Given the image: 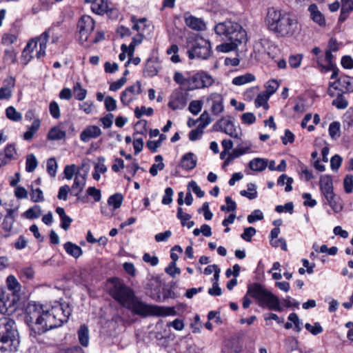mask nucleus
I'll use <instances>...</instances> for the list:
<instances>
[{"label": "nucleus", "instance_id": "nucleus-1", "mask_svg": "<svg viewBox=\"0 0 353 353\" xmlns=\"http://www.w3.org/2000/svg\"><path fill=\"white\" fill-rule=\"evenodd\" d=\"M71 314L68 304L56 302L50 309L34 302L29 303L25 309L24 319L30 331V336L36 338L46 332L61 326L67 322Z\"/></svg>", "mask_w": 353, "mask_h": 353}, {"label": "nucleus", "instance_id": "nucleus-2", "mask_svg": "<svg viewBox=\"0 0 353 353\" xmlns=\"http://www.w3.org/2000/svg\"><path fill=\"white\" fill-rule=\"evenodd\" d=\"M267 22L270 30L281 37H292L299 32L296 18L290 13L269 9Z\"/></svg>", "mask_w": 353, "mask_h": 353}, {"label": "nucleus", "instance_id": "nucleus-3", "mask_svg": "<svg viewBox=\"0 0 353 353\" xmlns=\"http://www.w3.org/2000/svg\"><path fill=\"white\" fill-rule=\"evenodd\" d=\"M110 283L112 286L110 289V294L122 306L142 316L145 307V303L139 301L135 296L133 290L121 280L112 279L110 280Z\"/></svg>", "mask_w": 353, "mask_h": 353}, {"label": "nucleus", "instance_id": "nucleus-4", "mask_svg": "<svg viewBox=\"0 0 353 353\" xmlns=\"http://www.w3.org/2000/svg\"><path fill=\"white\" fill-rule=\"evenodd\" d=\"M174 81L185 91H194L210 88L215 83L214 77L204 70L176 71L173 75Z\"/></svg>", "mask_w": 353, "mask_h": 353}, {"label": "nucleus", "instance_id": "nucleus-5", "mask_svg": "<svg viewBox=\"0 0 353 353\" xmlns=\"http://www.w3.org/2000/svg\"><path fill=\"white\" fill-rule=\"evenodd\" d=\"M248 296L255 299L260 307L269 310L280 311V301L279 298L259 283H253L248 286V291L243 299V307L248 308L251 304Z\"/></svg>", "mask_w": 353, "mask_h": 353}, {"label": "nucleus", "instance_id": "nucleus-6", "mask_svg": "<svg viewBox=\"0 0 353 353\" xmlns=\"http://www.w3.org/2000/svg\"><path fill=\"white\" fill-rule=\"evenodd\" d=\"M6 283L10 293L6 291L0 292V310L1 312H13L19 308L21 304V285L13 275H9Z\"/></svg>", "mask_w": 353, "mask_h": 353}, {"label": "nucleus", "instance_id": "nucleus-7", "mask_svg": "<svg viewBox=\"0 0 353 353\" xmlns=\"http://www.w3.org/2000/svg\"><path fill=\"white\" fill-rule=\"evenodd\" d=\"M17 331L13 321L6 317L0 319V353H13L19 345Z\"/></svg>", "mask_w": 353, "mask_h": 353}, {"label": "nucleus", "instance_id": "nucleus-8", "mask_svg": "<svg viewBox=\"0 0 353 353\" xmlns=\"http://www.w3.org/2000/svg\"><path fill=\"white\" fill-rule=\"evenodd\" d=\"M216 34L221 37L223 40L245 42L246 32L241 26L236 22L226 21L219 23L214 27Z\"/></svg>", "mask_w": 353, "mask_h": 353}, {"label": "nucleus", "instance_id": "nucleus-9", "mask_svg": "<svg viewBox=\"0 0 353 353\" xmlns=\"http://www.w3.org/2000/svg\"><path fill=\"white\" fill-rule=\"evenodd\" d=\"M50 30H46L39 37L30 39L25 48H23V64H27L33 58L34 48L37 47L39 43V50L37 51L36 56L37 58L45 56L47 47V43L49 38Z\"/></svg>", "mask_w": 353, "mask_h": 353}, {"label": "nucleus", "instance_id": "nucleus-10", "mask_svg": "<svg viewBox=\"0 0 353 353\" xmlns=\"http://www.w3.org/2000/svg\"><path fill=\"white\" fill-rule=\"evenodd\" d=\"M319 185L321 193L327 200V203L335 212H340L342 204L340 199L334 194L333 181L331 176L327 174L321 175L319 180Z\"/></svg>", "mask_w": 353, "mask_h": 353}, {"label": "nucleus", "instance_id": "nucleus-11", "mask_svg": "<svg viewBox=\"0 0 353 353\" xmlns=\"http://www.w3.org/2000/svg\"><path fill=\"white\" fill-rule=\"evenodd\" d=\"M253 48L255 57L259 60L265 59L266 57L274 59L279 53V48L272 41L266 38L256 41Z\"/></svg>", "mask_w": 353, "mask_h": 353}, {"label": "nucleus", "instance_id": "nucleus-12", "mask_svg": "<svg viewBox=\"0 0 353 353\" xmlns=\"http://www.w3.org/2000/svg\"><path fill=\"white\" fill-rule=\"evenodd\" d=\"M188 57L190 59L198 58L201 59H208L211 54V46L208 40L201 36H196L194 40L192 46L188 50Z\"/></svg>", "mask_w": 353, "mask_h": 353}, {"label": "nucleus", "instance_id": "nucleus-13", "mask_svg": "<svg viewBox=\"0 0 353 353\" xmlns=\"http://www.w3.org/2000/svg\"><path fill=\"white\" fill-rule=\"evenodd\" d=\"M189 100L188 91L183 88H175L169 97L168 106L172 110H183Z\"/></svg>", "mask_w": 353, "mask_h": 353}, {"label": "nucleus", "instance_id": "nucleus-14", "mask_svg": "<svg viewBox=\"0 0 353 353\" xmlns=\"http://www.w3.org/2000/svg\"><path fill=\"white\" fill-rule=\"evenodd\" d=\"M77 28L78 39L83 44L88 40L90 34L94 30V21L91 17L83 15L78 22Z\"/></svg>", "mask_w": 353, "mask_h": 353}, {"label": "nucleus", "instance_id": "nucleus-15", "mask_svg": "<svg viewBox=\"0 0 353 353\" xmlns=\"http://www.w3.org/2000/svg\"><path fill=\"white\" fill-rule=\"evenodd\" d=\"M213 129L215 131L222 132L232 138L238 137V132L234 124L233 121L229 116L225 117L216 121Z\"/></svg>", "mask_w": 353, "mask_h": 353}, {"label": "nucleus", "instance_id": "nucleus-16", "mask_svg": "<svg viewBox=\"0 0 353 353\" xmlns=\"http://www.w3.org/2000/svg\"><path fill=\"white\" fill-rule=\"evenodd\" d=\"M142 316L156 315L159 316H168L176 315V311L174 307H164L148 305L145 303Z\"/></svg>", "mask_w": 353, "mask_h": 353}, {"label": "nucleus", "instance_id": "nucleus-17", "mask_svg": "<svg viewBox=\"0 0 353 353\" xmlns=\"http://www.w3.org/2000/svg\"><path fill=\"white\" fill-rule=\"evenodd\" d=\"M141 92V85L137 81L132 85L127 87L121 94V101L124 105H128Z\"/></svg>", "mask_w": 353, "mask_h": 353}, {"label": "nucleus", "instance_id": "nucleus-18", "mask_svg": "<svg viewBox=\"0 0 353 353\" xmlns=\"http://www.w3.org/2000/svg\"><path fill=\"white\" fill-rule=\"evenodd\" d=\"M208 102H211V111L214 115H219L223 112V98L221 94L213 92L207 99Z\"/></svg>", "mask_w": 353, "mask_h": 353}, {"label": "nucleus", "instance_id": "nucleus-19", "mask_svg": "<svg viewBox=\"0 0 353 353\" xmlns=\"http://www.w3.org/2000/svg\"><path fill=\"white\" fill-rule=\"evenodd\" d=\"M102 134L101 128L95 125H88L80 134V139L88 142L92 139H97Z\"/></svg>", "mask_w": 353, "mask_h": 353}, {"label": "nucleus", "instance_id": "nucleus-20", "mask_svg": "<svg viewBox=\"0 0 353 353\" xmlns=\"http://www.w3.org/2000/svg\"><path fill=\"white\" fill-rule=\"evenodd\" d=\"M14 194L16 199H11L8 203H6V210L7 213L16 214L20 208L21 203L19 199L22 198V188L18 187L15 189Z\"/></svg>", "mask_w": 353, "mask_h": 353}, {"label": "nucleus", "instance_id": "nucleus-21", "mask_svg": "<svg viewBox=\"0 0 353 353\" xmlns=\"http://www.w3.org/2000/svg\"><path fill=\"white\" fill-rule=\"evenodd\" d=\"M161 69V64L157 59H148L145 63L143 75L145 77H154Z\"/></svg>", "mask_w": 353, "mask_h": 353}, {"label": "nucleus", "instance_id": "nucleus-22", "mask_svg": "<svg viewBox=\"0 0 353 353\" xmlns=\"http://www.w3.org/2000/svg\"><path fill=\"white\" fill-rule=\"evenodd\" d=\"M85 174H77L74 178L73 185L70 188L72 194L80 199L79 194L83 191L86 182Z\"/></svg>", "mask_w": 353, "mask_h": 353}, {"label": "nucleus", "instance_id": "nucleus-23", "mask_svg": "<svg viewBox=\"0 0 353 353\" xmlns=\"http://www.w3.org/2000/svg\"><path fill=\"white\" fill-rule=\"evenodd\" d=\"M197 159L194 153L188 152L181 159L179 165L185 170H193L196 166Z\"/></svg>", "mask_w": 353, "mask_h": 353}, {"label": "nucleus", "instance_id": "nucleus-24", "mask_svg": "<svg viewBox=\"0 0 353 353\" xmlns=\"http://www.w3.org/2000/svg\"><path fill=\"white\" fill-rule=\"evenodd\" d=\"M308 12L311 19L314 22L320 26H325V19L316 4H311L308 8Z\"/></svg>", "mask_w": 353, "mask_h": 353}, {"label": "nucleus", "instance_id": "nucleus-25", "mask_svg": "<svg viewBox=\"0 0 353 353\" xmlns=\"http://www.w3.org/2000/svg\"><path fill=\"white\" fill-rule=\"evenodd\" d=\"M131 21L133 23L132 26V30L137 31L139 33L144 34L147 30H150V25L147 23L146 18L137 19L134 16H132Z\"/></svg>", "mask_w": 353, "mask_h": 353}, {"label": "nucleus", "instance_id": "nucleus-26", "mask_svg": "<svg viewBox=\"0 0 353 353\" xmlns=\"http://www.w3.org/2000/svg\"><path fill=\"white\" fill-rule=\"evenodd\" d=\"M40 125L41 121L39 119H34L30 125L27 124L26 131L23 133V139L27 141L32 140L39 130Z\"/></svg>", "mask_w": 353, "mask_h": 353}, {"label": "nucleus", "instance_id": "nucleus-27", "mask_svg": "<svg viewBox=\"0 0 353 353\" xmlns=\"http://www.w3.org/2000/svg\"><path fill=\"white\" fill-rule=\"evenodd\" d=\"M14 85V79L9 77L4 81V85L0 88V100L9 99L12 96V88Z\"/></svg>", "mask_w": 353, "mask_h": 353}, {"label": "nucleus", "instance_id": "nucleus-28", "mask_svg": "<svg viewBox=\"0 0 353 353\" xmlns=\"http://www.w3.org/2000/svg\"><path fill=\"white\" fill-rule=\"evenodd\" d=\"M66 132L61 125L52 128L48 134V139L50 141L61 140L65 137Z\"/></svg>", "mask_w": 353, "mask_h": 353}, {"label": "nucleus", "instance_id": "nucleus-29", "mask_svg": "<svg viewBox=\"0 0 353 353\" xmlns=\"http://www.w3.org/2000/svg\"><path fill=\"white\" fill-rule=\"evenodd\" d=\"M63 248L67 254L75 259L80 257L83 254V250L81 247L70 241L66 242L63 245Z\"/></svg>", "mask_w": 353, "mask_h": 353}, {"label": "nucleus", "instance_id": "nucleus-30", "mask_svg": "<svg viewBox=\"0 0 353 353\" xmlns=\"http://www.w3.org/2000/svg\"><path fill=\"white\" fill-rule=\"evenodd\" d=\"M105 158L100 157L98 158V162L94 165V171L92 173V177L94 180L99 181L101 178V174L107 172V167L105 163Z\"/></svg>", "mask_w": 353, "mask_h": 353}, {"label": "nucleus", "instance_id": "nucleus-31", "mask_svg": "<svg viewBox=\"0 0 353 353\" xmlns=\"http://www.w3.org/2000/svg\"><path fill=\"white\" fill-rule=\"evenodd\" d=\"M77 334L80 344L83 347H88L89 345L90 339L88 327L85 325H81L77 332Z\"/></svg>", "mask_w": 353, "mask_h": 353}, {"label": "nucleus", "instance_id": "nucleus-32", "mask_svg": "<svg viewBox=\"0 0 353 353\" xmlns=\"http://www.w3.org/2000/svg\"><path fill=\"white\" fill-rule=\"evenodd\" d=\"M339 93H345L344 88L342 87V83H339V78L333 82H330L327 89V94L331 97H334V96L339 94Z\"/></svg>", "mask_w": 353, "mask_h": 353}, {"label": "nucleus", "instance_id": "nucleus-33", "mask_svg": "<svg viewBox=\"0 0 353 353\" xmlns=\"http://www.w3.org/2000/svg\"><path fill=\"white\" fill-rule=\"evenodd\" d=\"M211 122L210 120H208L204 123L199 124L197 128L189 133V139L192 141L200 139L203 134V130L205 127Z\"/></svg>", "mask_w": 353, "mask_h": 353}, {"label": "nucleus", "instance_id": "nucleus-34", "mask_svg": "<svg viewBox=\"0 0 353 353\" xmlns=\"http://www.w3.org/2000/svg\"><path fill=\"white\" fill-rule=\"evenodd\" d=\"M177 218L180 219L181 225L183 226H186L188 228H191L194 226V222L192 221H190L191 219V215L185 213L183 211V209L181 208H178L177 209Z\"/></svg>", "mask_w": 353, "mask_h": 353}, {"label": "nucleus", "instance_id": "nucleus-35", "mask_svg": "<svg viewBox=\"0 0 353 353\" xmlns=\"http://www.w3.org/2000/svg\"><path fill=\"white\" fill-rule=\"evenodd\" d=\"M268 166V161L264 159L255 158L250 161L249 167L254 171L261 172Z\"/></svg>", "mask_w": 353, "mask_h": 353}, {"label": "nucleus", "instance_id": "nucleus-36", "mask_svg": "<svg viewBox=\"0 0 353 353\" xmlns=\"http://www.w3.org/2000/svg\"><path fill=\"white\" fill-rule=\"evenodd\" d=\"M255 80V77L251 73H246L233 78L232 83L235 85H243L244 84L252 82Z\"/></svg>", "mask_w": 353, "mask_h": 353}, {"label": "nucleus", "instance_id": "nucleus-37", "mask_svg": "<svg viewBox=\"0 0 353 353\" xmlns=\"http://www.w3.org/2000/svg\"><path fill=\"white\" fill-rule=\"evenodd\" d=\"M185 21L188 27L194 30H202L205 26L201 19L193 16L185 17Z\"/></svg>", "mask_w": 353, "mask_h": 353}, {"label": "nucleus", "instance_id": "nucleus-38", "mask_svg": "<svg viewBox=\"0 0 353 353\" xmlns=\"http://www.w3.org/2000/svg\"><path fill=\"white\" fill-rule=\"evenodd\" d=\"M92 11L98 14L105 12L108 8V3L105 0H95L91 6Z\"/></svg>", "mask_w": 353, "mask_h": 353}, {"label": "nucleus", "instance_id": "nucleus-39", "mask_svg": "<svg viewBox=\"0 0 353 353\" xmlns=\"http://www.w3.org/2000/svg\"><path fill=\"white\" fill-rule=\"evenodd\" d=\"M123 200V195L120 193H116V194L111 195L108 198V204L110 206H112L113 210H115L121 206Z\"/></svg>", "mask_w": 353, "mask_h": 353}, {"label": "nucleus", "instance_id": "nucleus-40", "mask_svg": "<svg viewBox=\"0 0 353 353\" xmlns=\"http://www.w3.org/2000/svg\"><path fill=\"white\" fill-rule=\"evenodd\" d=\"M339 83H342L345 92H353V77L342 75L339 77Z\"/></svg>", "mask_w": 353, "mask_h": 353}, {"label": "nucleus", "instance_id": "nucleus-41", "mask_svg": "<svg viewBox=\"0 0 353 353\" xmlns=\"http://www.w3.org/2000/svg\"><path fill=\"white\" fill-rule=\"evenodd\" d=\"M230 42H225L222 44L218 45L216 47V50L218 52H228L230 51L234 50L239 44L241 43L242 42H234V41H229Z\"/></svg>", "mask_w": 353, "mask_h": 353}, {"label": "nucleus", "instance_id": "nucleus-42", "mask_svg": "<svg viewBox=\"0 0 353 353\" xmlns=\"http://www.w3.org/2000/svg\"><path fill=\"white\" fill-rule=\"evenodd\" d=\"M38 165V161L34 154H30L26 156V170L28 172H33Z\"/></svg>", "mask_w": 353, "mask_h": 353}, {"label": "nucleus", "instance_id": "nucleus-43", "mask_svg": "<svg viewBox=\"0 0 353 353\" xmlns=\"http://www.w3.org/2000/svg\"><path fill=\"white\" fill-rule=\"evenodd\" d=\"M166 139L165 134H160L157 141H148L146 143L147 148L153 153L156 152L158 148L161 145L163 141Z\"/></svg>", "mask_w": 353, "mask_h": 353}, {"label": "nucleus", "instance_id": "nucleus-44", "mask_svg": "<svg viewBox=\"0 0 353 353\" xmlns=\"http://www.w3.org/2000/svg\"><path fill=\"white\" fill-rule=\"evenodd\" d=\"M73 92L74 93L75 99L79 101H83L86 97L87 90L82 88L79 82L74 83L73 86Z\"/></svg>", "mask_w": 353, "mask_h": 353}, {"label": "nucleus", "instance_id": "nucleus-45", "mask_svg": "<svg viewBox=\"0 0 353 353\" xmlns=\"http://www.w3.org/2000/svg\"><path fill=\"white\" fill-rule=\"evenodd\" d=\"M247 187L248 190H241L240 192L241 195L245 196L250 200L256 199L257 197L256 185L254 183H248Z\"/></svg>", "mask_w": 353, "mask_h": 353}, {"label": "nucleus", "instance_id": "nucleus-46", "mask_svg": "<svg viewBox=\"0 0 353 353\" xmlns=\"http://www.w3.org/2000/svg\"><path fill=\"white\" fill-rule=\"evenodd\" d=\"M6 117L14 122L19 121L21 119V114L17 112L13 106H9L6 109Z\"/></svg>", "mask_w": 353, "mask_h": 353}, {"label": "nucleus", "instance_id": "nucleus-47", "mask_svg": "<svg viewBox=\"0 0 353 353\" xmlns=\"http://www.w3.org/2000/svg\"><path fill=\"white\" fill-rule=\"evenodd\" d=\"M335 99L332 101V105L335 106L338 109H345L348 105V102L346 99L343 97V94H339L334 96Z\"/></svg>", "mask_w": 353, "mask_h": 353}, {"label": "nucleus", "instance_id": "nucleus-48", "mask_svg": "<svg viewBox=\"0 0 353 353\" xmlns=\"http://www.w3.org/2000/svg\"><path fill=\"white\" fill-rule=\"evenodd\" d=\"M270 97L268 96L265 92L263 94H259L254 101L255 106L256 108L263 106L265 110H268L269 108V105L268 103V101Z\"/></svg>", "mask_w": 353, "mask_h": 353}, {"label": "nucleus", "instance_id": "nucleus-49", "mask_svg": "<svg viewBox=\"0 0 353 353\" xmlns=\"http://www.w3.org/2000/svg\"><path fill=\"white\" fill-rule=\"evenodd\" d=\"M41 214V210L39 205H34L28 209L25 213L24 216L29 219H34L39 218Z\"/></svg>", "mask_w": 353, "mask_h": 353}, {"label": "nucleus", "instance_id": "nucleus-50", "mask_svg": "<svg viewBox=\"0 0 353 353\" xmlns=\"http://www.w3.org/2000/svg\"><path fill=\"white\" fill-rule=\"evenodd\" d=\"M340 123L338 121L332 122L329 126V134L332 139H336L340 137Z\"/></svg>", "mask_w": 353, "mask_h": 353}, {"label": "nucleus", "instance_id": "nucleus-51", "mask_svg": "<svg viewBox=\"0 0 353 353\" xmlns=\"http://www.w3.org/2000/svg\"><path fill=\"white\" fill-rule=\"evenodd\" d=\"M143 39V34H142L141 33H139L132 39V41L128 47L129 48V51H128L129 57L133 56L135 47L139 45L140 43H141Z\"/></svg>", "mask_w": 353, "mask_h": 353}, {"label": "nucleus", "instance_id": "nucleus-52", "mask_svg": "<svg viewBox=\"0 0 353 353\" xmlns=\"http://www.w3.org/2000/svg\"><path fill=\"white\" fill-rule=\"evenodd\" d=\"M30 197L34 203L41 202L44 200L43 191L39 188L34 189L32 185L31 186Z\"/></svg>", "mask_w": 353, "mask_h": 353}, {"label": "nucleus", "instance_id": "nucleus-53", "mask_svg": "<svg viewBox=\"0 0 353 353\" xmlns=\"http://www.w3.org/2000/svg\"><path fill=\"white\" fill-rule=\"evenodd\" d=\"M47 172L50 176L54 177L57 174L58 165L54 158H50L47 161Z\"/></svg>", "mask_w": 353, "mask_h": 353}, {"label": "nucleus", "instance_id": "nucleus-54", "mask_svg": "<svg viewBox=\"0 0 353 353\" xmlns=\"http://www.w3.org/2000/svg\"><path fill=\"white\" fill-rule=\"evenodd\" d=\"M178 52H179V47H178V46L175 45V44L172 45L167 50V54L169 55H171L170 60L174 63H177L181 61V59L178 54Z\"/></svg>", "mask_w": 353, "mask_h": 353}, {"label": "nucleus", "instance_id": "nucleus-55", "mask_svg": "<svg viewBox=\"0 0 353 353\" xmlns=\"http://www.w3.org/2000/svg\"><path fill=\"white\" fill-rule=\"evenodd\" d=\"M279 82L275 79L270 80L267 82L265 85V93L268 96H271L279 88Z\"/></svg>", "mask_w": 353, "mask_h": 353}, {"label": "nucleus", "instance_id": "nucleus-56", "mask_svg": "<svg viewBox=\"0 0 353 353\" xmlns=\"http://www.w3.org/2000/svg\"><path fill=\"white\" fill-rule=\"evenodd\" d=\"M203 107V101L200 100L192 101L188 107L189 111L194 115L198 114Z\"/></svg>", "mask_w": 353, "mask_h": 353}, {"label": "nucleus", "instance_id": "nucleus-57", "mask_svg": "<svg viewBox=\"0 0 353 353\" xmlns=\"http://www.w3.org/2000/svg\"><path fill=\"white\" fill-rule=\"evenodd\" d=\"M305 329L313 335H318L323 332V327L319 322H316L314 325L306 323L305 325Z\"/></svg>", "mask_w": 353, "mask_h": 353}, {"label": "nucleus", "instance_id": "nucleus-58", "mask_svg": "<svg viewBox=\"0 0 353 353\" xmlns=\"http://www.w3.org/2000/svg\"><path fill=\"white\" fill-rule=\"evenodd\" d=\"M153 114V109L152 108H146L141 106V108H136L134 110V114L137 118H140L143 115L151 116Z\"/></svg>", "mask_w": 353, "mask_h": 353}, {"label": "nucleus", "instance_id": "nucleus-59", "mask_svg": "<svg viewBox=\"0 0 353 353\" xmlns=\"http://www.w3.org/2000/svg\"><path fill=\"white\" fill-rule=\"evenodd\" d=\"M15 215L16 214L7 213L3 222V225L5 230H11L12 225L14 224Z\"/></svg>", "mask_w": 353, "mask_h": 353}, {"label": "nucleus", "instance_id": "nucleus-60", "mask_svg": "<svg viewBox=\"0 0 353 353\" xmlns=\"http://www.w3.org/2000/svg\"><path fill=\"white\" fill-rule=\"evenodd\" d=\"M303 59L302 54L291 55L289 57L288 62L290 65L293 68H298L301 65Z\"/></svg>", "mask_w": 353, "mask_h": 353}, {"label": "nucleus", "instance_id": "nucleus-61", "mask_svg": "<svg viewBox=\"0 0 353 353\" xmlns=\"http://www.w3.org/2000/svg\"><path fill=\"white\" fill-rule=\"evenodd\" d=\"M188 189L191 190L199 198H202L205 195V192L201 190L200 187L197 185L194 181H191L188 185Z\"/></svg>", "mask_w": 353, "mask_h": 353}, {"label": "nucleus", "instance_id": "nucleus-62", "mask_svg": "<svg viewBox=\"0 0 353 353\" xmlns=\"http://www.w3.org/2000/svg\"><path fill=\"white\" fill-rule=\"evenodd\" d=\"M343 187L345 192L347 194L351 193L353 190V176L347 174L343 180Z\"/></svg>", "mask_w": 353, "mask_h": 353}, {"label": "nucleus", "instance_id": "nucleus-63", "mask_svg": "<svg viewBox=\"0 0 353 353\" xmlns=\"http://www.w3.org/2000/svg\"><path fill=\"white\" fill-rule=\"evenodd\" d=\"M263 214L260 210H254L248 216V221L249 223H253L255 221L262 220Z\"/></svg>", "mask_w": 353, "mask_h": 353}, {"label": "nucleus", "instance_id": "nucleus-64", "mask_svg": "<svg viewBox=\"0 0 353 353\" xmlns=\"http://www.w3.org/2000/svg\"><path fill=\"white\" fill-rule=\"evenodd\" d=\"M256 230L253 227H248L244 229L243 232L241 234V237L248 241L250 242L252 239V237L255 235Z\"/></svg>", "mask_w": 353, "mask_h": 353}]
</instances>
